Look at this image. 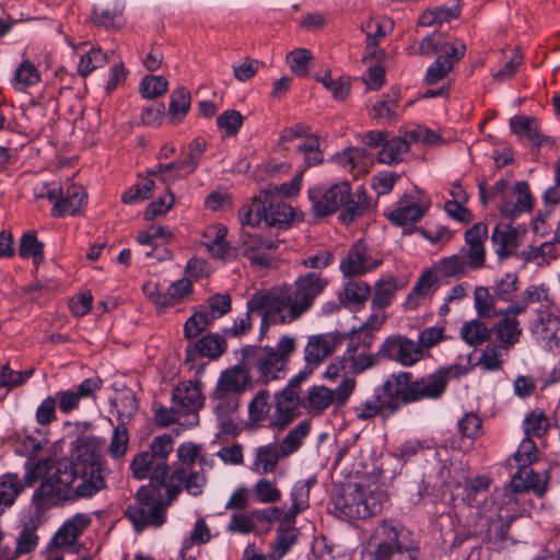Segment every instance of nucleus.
Instances as JSON below:
<instances>
[{
	"label": "nucleus",
	"instance_id": "1",
	"mask_svg": "<svg viewBox=\"0 0 560 560\" xmlns=\"http://www.w3.org/2000/svg\"><path fill=\"white\" fill-rule=\"evenodd\" d=\"M105 439L81 434L70 443L69 455L25 460L24 482L28 486L40 480L32 501L37 511L72 505L91 500L106 489L107 463L104 457Z\"/></svg>",
	"mask_w": 560,
	"mask_h": 560
},
{
	"label": "nucleus",
	"instance_id": "2",
	"mask_svg": "<svg viewBox=\"0 0 560 560\" xmlns=\"http://www.w3.org/2000/svg\"><path fill=\"white\" fill-rule=\"evenodd\" d=\"M327 284V278L313 271L298 277L293 285H278L267 293L258 292L247 301L246 313L236 317L225 334L230 337L246 335L253 326L250 313L261 316V334L267 323L291 324L311 310Z\"/></svg>",
	"mask_w": 560,
	"mask_h": 560
},
{
	"label": "nucleus",
	"instance_id": "3",
	"mask_svg": "<svg viewBox=\"0 0 560 560\" xmlns=\"http://www.w3.org/2000/svg\"><path fill=\"white\" fill-rule=\"evenodd\" d=\"M316 482L315 476L295 481L290 490L291 506L288 510L280 506L270 509L271 518L279 524L277 536L268 552L270 560H281L296 544V516L310 508V492Z\"/></svg>",
	"mask_w": 560,
	"mask_h": 560
},
{
	"label": "nucleus",
	"instance_id": "4",
	"mask_svg": "<svg viewBox=\"0 0 560 560\" xmlns=\"http://www.w3.org/2000/svg\"><path fill=\"white\" fill-rule=\"evenodd\" d=\"M386 494L375 477L348 483L332 500L334 513L346 521L364 520L382 511Z\"/></svg>",
	"mask_w": 560,
	"mask_h": 560
},
{
	"label": "nucleus",
	"instance_id": "5",
	"mask_svg": "<svg viewBox=\"0 0 560 560\" xmlns=\"http://www.w3.org/2000/svg\"><path fill=\"white\" fill-rule=\"evenodd\" d=\"M518 493L521 491H516L512 488V483H509L503 492L491 498L490 508L483 517L480 516V520L474 523L468 522L467 530L456 532V541L462 544L467 538L482 533L489 538L493 535L503 538L511 523L522 516L525 511L518 501Z\"/></svg>",
	"mask_w": 560,
	"mask_h": 560
},
{
	"label": "nucleus",
	"instance_id": "6",
	"mask_svg": "<svg viewBox=\"0 0 560 560\" xmlns=\"http://www.w3.org/2000/svg\"><path fill=\"white\" fill-rule=\"evenodd\" d=\"M295 351L296 338L282 335L275 346L245 347L243 357L246 364L256 372V382L268 385L285 377L290 358Z\"/></svg>",
	"mask_w": 560,
	"mask_h": 560
},
{
	"label": "nucleus",
	"instance_id": "7",
	"mask_svg": "<svg viewBox=\"0 0 560 560\" xmlns=\"http://www.w3.org/2000/svg\"><path fill=\"white\" fill-rule=\"evenodd\" d=\"M177 493L178 489L172 487H141L125 514L137 532L161 527L166 521V509Z\"/></svg>",
	"mask_w": 560,
	"mask_h": 560
},
{
	"label": "nucleus",
	"instance_id": "8",
	"mask_svg": "<svg viewBox=\"0 0 560 560\" xmlns=\"http://www.w3.org/2000/svg\"><path fill=\"white\" fill-rule=\"evenodd\" d=\"M374 560H416L417 548L411 533L401 525L382 522L374 530Z\"/></svg>",
	"mask_w": 560,
	"mask_h": 560
},
{
	"label": "nucleus",
	"instance_id": "9",
	"mask_svg": "<svg viewBox=\"0 0 560 560\" xmlns=\"http://www.w3.org/2000/svg\"><path fill=\"white\" fill-rule=\"evenodd\" d=\"M489 486V478L482 476L475 477L465 483L462 500L467 505V513L463 515L464 520H459L458 524L453 527V545H459L456 541V532L467 530L468 522L479 521L480 516L483 517L488 513L491 504V499L487 500L486 497Z\"/></svg>",
	"mask_w": 560,
	"mask_h": 560
},
{
	"label": "nucleus",
	"instance_id": "10",
	"mask_svg": "<svg viewBox=\"0 0 560 560\" xmlns=\"http://www.w3.org/2000/svg\"><path fill=\"white\" fill-rule=\"evenodd\" d=\"M493 190L498 198V209L504 218L515 219L533 208L529 185L524 180L509 187L506 180L500 179L494 184Z\"/></svg>",
	"mask_w": 560,
	"mask_h": 560
},
{
	"label": "nucleus",
	"instance_id": "11",
	"mask_svg": "<svg viewBox=\"0 0 560 560\" xmlns=\"http://www.w3.org/2000/svg\"><path fill=\"white\" fill-rule=\"evenodd\" d=\"M357 386L353 377H341L335 389L314 385L307 392V408L313 413H322L330 406L341 407L348 402Z\"/></svg>",
	"mask_w": 560,
	"mask_h": 560
},
{
	"label": "nucleus",
	"instance_id": "12",
	"mask_svg": "<svg viewBox=\"0 0 560 560\" xmlns=\"http://www.w3.org/2000/svg\"><path fill=\"white\" fill-rule=\"evenodd\" d=\"M528 330L533 338L546 350H560V311L553 308H534Z\"/></svg>",
	"mask_w": 560,
	"mask_h": 560
},
{
	"label": "nucleus",
	"instance_id": "13",
	"mask_svg": "<svg viewBox=\"0 0 560 560\" xmlns=\"http://www.w3.org/2000/svg\"><path fill=\"white\" fill-rule=\"evenodd\" d=\"M374 338L369 336L358 337L350 332L349 342L341 359L346 364V373L359 375L375 366L378 362V352H372Z\"/></svg>",
	"mask_w": 560,
	"mask_h": 560
},
{
	"label": "nucleus",
	"instance_id": "14",
	"mask_svg": "<svg viewBox=\"0 0 560 560\" xmlns=\"http://www.w3.org/2000/svg\"><path fill=\"white\" fill-rule=\"evenodd\" d=\"M312 210L316 217H326L346 205L351 197L348 182H340L329 186L318 185L308 189Z\"/></svg>",
	"mask_w": 560,
	"mask_h": 560
},
{
	"label": "nucleus",
	"instance_id": "15",
	"mask_svg": "<svg viewBox=\"0 0 560 560\" xmlns=\"http://www.w3.org/2000/svg\"><path fill=\"white\" fill-rule=\"evenodd\" d=\"M281 242L259 234H243L234 247L237 256L249 260L252 266L266 267L270 264Z\"/></svg>",
	"mask_w": 560,
	"mask_h": 560
},
{
	"label": "nucleus",
	"instance_id": "16",
	"mask_svg": "<svg viewBox=\"0 0 560 560\" xmlns=\"http://www.w3.org/2000/svg\"><path fill=\"white\" fill-rule=\"evenodd\" d=\"M173 401L178 410L186 416L183 421L185 427H195L199 422L198 411L205 404L202 383L199 380L182 382L173 392Z\"/></svg>",
	"mask_w": 560,
	"mask_h": 560
},
{
	"label": "nucleus",
	"instance_id": "17",
	"mask_svg": "<svg viewBox=\"0 0 560 560\" xmlns=\"http://www.w3.org/2000/svg\"><path fill=\"white\" fill-rule=\"evenodd\" d=\"M378 354L405 368L413 366L423 358L417 341L402 335L388 336L381 345Z\"/></svg>",
	"mask_w": 560,
	"mask_h": 560
},
{
	"label": "nucleus",
	"instance_id": "18",
	"mask_svg": "<svg viewBox=\"0 0 560 560\" xmlns=\"http://www.w3.org/2000/svg\"><path fill=\"white\" fill-rule=\"evenodd\" d=\"M455 368L440 369L433 373L411 380L409 400L418 402L440 398L446 390L450 375L455 376Z\"/></svg>",
	"mask_w": 560,
	"mask_h": 560
},
{
	"label": "nucleus",
	"instance_id": "19",
	"mask_svg": "<svg viewBox=\"0 0 560 560\" xmlns=\"http://www.w3.org/2000/svg\"><path fill=\"white\" fill-rule=\"evenodd\" d=\"M430 208V201L421 195H408L402 197L396 207L388 211L386 217L395 225L412 228L425 214Z\"/></svg>",
	"mask_w": 560,
	"mask_h": 560
},
{
	"label": "nucleus",
	"instance_id": "20",
	"mask_svg": "<svg viewBox=\"0 0 560 560\" xmlns=\"http://www.w3.org/2000/svg\"><path fill=\"white\" fill-rule=\"evenodd\" d=\"M339 342L338 332L317 334L308 337L304 347V360L307 372L299 373L295 378H304L313 372L328 355H330Z\"/></svg>",
	"mask_w": 560,
	"mask_h": 560
},
{
	"label": "nucleus",
	"instance_id": "21",
	"mask_svg": "<svg viewBox=\"0 0 560 560\" xmlns=\"http://www.w3.org/2000/svg\"><path fill=\"white\" fill-rule=\"evenodd\" d=\"M412 374L410 372L399 371L388 375L382 386L381 394L385 396L386 409L393 413L402 406L411 404L408 396L411 389Z\"/></svg>",
	"mask_w": 560,
	"mask_h": 560
},
{
	"label": "nucleus",
	"instance_id": "22",
	"mask_svg": "<svg viewBox=\"0 0 560 560\" xmlns=\"http://www.w3.org/2000/svg\"><path fill=\"white\" fill-rule=\"evenodd\" d=\"M382 262V259L370 255L363 242H357L347 257L340 261L339 269L345 277H359L375 270Z\"/></svg>",
	"mask_w": 560,
	"mask_h": 560
},
{
	"label": "nucleus",
	"instance_id": "23",
	"mask_svg": "<svg viewBox=\"0 0 560 560\" xmlns=\"http://www.w3.org/2000/svg\"><path fill=\"white\" fill-rule=\"evenodd\" d=\"M102 386L100 377H89L83 380L79 385L68 389H61L55 393L58 408L61 413L69 415L79 409L80 401L94 396V393Z\"/></svg>",
	"mask_w": 560,
	"mask_h": 560
},
{
	"label": "nucleus",
	"instance_id": "24",
	"mask_svg": "<svg viewBox=\"0 0 560 560\" xmlns=\"http://www.w3.org/2000/svg\"><path fill=\"white\" fill-rule=\"evenodd\" d=\"M329 161L353 178L365 173L373 164V158L364 148L350 147L334 154Z\"/></svg>",
	"mask_w": 560,
	"mask_h": 560
},
{
	"label": "nucleus",
	"instance_id": "25",
	"mask_svg": "<svg viewBox=\"0 0 560 560\" xmlns=\"http://www.w3.org/2000/svg\"><path fill=\"white\" fill-rule=\"evenodd\" d=\"M298 380L299 378L294 377V380H291L283 389L276 394L275 411L269 418L270 427L281 429L293 420L298 398V393L294 388V382Z\"/></svg>",
	"mask_w": 560,
	"mask_h": 560
},
{
	"label": "nucleus",
	"instance_id": "26",
	"mask_svg": "<svg viewBox=\"0 0 560 560\" xmlns=\"http://www.w3.org/2000/svg\"><path fill=\"white\" fill-rule=\"evenodd\" d=\"M92 516L89 513H75L58 528L51 539L56 548L72 547L83 532L91 525Z\"/></svg>",
	"mask_w": 560,
	"mask_h": 560
},
{
	"label": "nucleus",
	"instance_id": "27",
	"mask_svg": "<svg viewBox=\"0 0 560 560\" xmlns=\"http://www.w3.org/2000/svg\"><path fill=\"white\" fill-rule=\"evenodd\" d=\"M522 233L511 224H498L491 234L493 250L500 260L515 254L521 244Z\"/></svg>",
	"mask_w": 560,
	"mask_h": 560
},
{
	"label": "nucleus",
	"instance_id": "28",
	"mask_svg": "<svg viewBox=\"0 0 560 560\" xmlns=\"http://www.w3.org/2000/svg\"><path fill=\"white\" fill-rule=\"evenodd\" d=\"M439 277L432 268L422 272L405 300V307L416 310L431 299L438 290Z\"/></svg>",
	"mask_w": 560,
	"mask_h": 560
},
{
	"label": "nucleus",
	"instance_id": "29",
	"mask_svg": "<svg viewBox=\"0 0 560 560\" xmlns=\"http://www.w3.org/2000/svg\"><path fill=\"white\" fill-rule=\"evenodd\" d=\"M88 202V195L81 185L70 184L63 188L61 200L52 206L51 214L60 218L75 214Z\"/></svg>",
	"mask_w": 560,
	"mask_h": 560
},
{
	"label": "nucleus",
	"instance_id": "30",
	"mask_svg": "<svg viewBox=\"0 0 560 560\" xmlns=\"http://www.w3.org/2000/svg\"><path fill=\"white\" fill-rule=\"evenodd\" d=\"M158 460L154 458L152 452L143 451L137 454L131 464L130 469L132 475L138 480L150 478V482L147 487L150 488H165V481L167 476H163L161 480H154L155 472L158 470Z\"/></svg>",
	"mask_w": 560,
	"mask_h": 560
},
{
	"label": "nucleus",
	"instance_id": "31",
	"mask_svg": "<svg viewBox=\"0 0 560 560\" xmlns=\"http://www.w3.org/2000/svg\"><path fill=\"white\" fill-rule=\"evenodd\" d=\"M248 387H250L248 372L241 366H234L221 373L215 390L221 394L225 393L236 396L245 392Z\"/></svg>",
	"mask_w": 560,
	"mask_h": 560
},
{
	"label": "nucleus",
	"instance_id": "32",
	"mask_svg": "<svg viewBox=\"0 0 560 560\" xmlns=\"http://www.w3.org/2000/svg\"><path fill=\"white\" fill-rule=\"evenodd\" d=\"M510 483L516 491L533 490L536 495L541 497L547 490L548 475L546 472L539 475L529 467H521Z\"/></svg>",
	"mask_w": 560,
	"mask_h": 560
},
{
	"label": "nucleus",
	"instance_id": "33",
	"mask_svg": "<svg viewBox=\"0 0 560 560\" xmlns=\"http://www.w3.org/2000/svg\"><path fill=\"white\" fill-rule=\"evenodd\" d=\"M371 296V287L364 281L348 280L340 293L341 304L350 311L362 310Z\"/></svg>",
	"mask_w": 560,
	"mask_h": 560
},
{
	"label": "nucleus",
	"instance_id": "34",
	"mask_svg": "<svg viewBox=\"0 0 560 560\" xmlns=\"http://www.w3.org/2000/svg\"><path fill=\"white\" fill-rule=\"evenodd\" d=\"M283 457L287 456L282 454V451L277 443L258 446L255 450L252 470L261 476L270 474L276 469L279 460Z\"/></svg>",
	"mask_w": 560,
	"mask_h": 560
},
{
	"label": "nucleus",
	"instance_id": "35",
	"mask_svg": "<svg viewBox=\"0 0 560 560\" xmlns=\"http://www.w3.org/2000/svg\"><path fill=\"white\" fill-rule=\"evenodd\" d=\"M510 128L518 138L527 139L536 147L550 142L548 137L539 133V122L529 116H514L510 119Z\"/></svg>",
	"mask_w": 560,
	"mask_h": 560
},
{
	"label": "nucleus",
	"instance_id": "36",
	"mask_svg": "<svg viewBox=\"0 0 560 560\" xmlns=\"http://www.w3.org/2000/svg\"><path fill=\"white\" fill-rule=\"evenodd\" d=\"M226 234L228 229L222 224H212L205 230L202 244L213 257L223 259L229 257L230 247L225 241Z\"/></svg>",
	"mask_w": 560,
	"mask_h": 560
},
{
	"label": "nucleus",
	"instance_id": "37",
	"mask_svg": "<svg viewBox=\"0 0 560 560\" xmlns=\"http://www.w3.org/2000/svg\"><path fill=\"white\" fill-rule=\"evenodd\" d=\"M125 3L121 0H114L104 7H93L92 20L95 24L106 28H117L122 25V13Z\"/></svg>",
	"mask_w": 560,
	"mask_h": 560
},
{
	"label": "nucleus",
	"instance_id": "38",
	"mask_svg": "<svg viewBox=\"0 0 560 560\" xmlns=\"http://www.w3.org/2000/svg\"><path fill=\"white\" fill-rule=\"evenodd\" d=\"M267 206L266 191H262L258 197L240 209V222L243 225L249 226H258L261 222L267 224Z\"/></svg>",
	"mask_w": 560,
	"mask_h": 560
},
{
	"label": "nucleus",
	"instance_id": "39",
	"mask_svg": "<svg viewBox=\"0 0 560 560\" xmlns=\"http://www.w3.org/2000/svg\"><path fill=\"white\" fill-rule=\"evenodd\" d=\"M176 455L177 462L174 464L171 479H185L188 470L195 467L196 460L199 457V448L191 442H185L177 447Z\"/></svg>",
	"mask_w": 560,
	"mask_h": 560
},
{
	"label": "nucleus",
	"instance_id": "40",
	"mask_svg": "<svg viewBox=\"0 0 560 560\" xmlns=\"http://www.w3.org/2000/svg\"><path fill=\"white\" fill-rule=\"evenodd\" d=\"M23 490L18 474L7 472L0 476V515L11 508Z\"/></svg>",
	"mask_w": 560,
	"mask_h": 560
},
{
	"label": "nucleus",
	"instance_id": "41",
	"mask_svg": "<svg viewBox=\"0 0 560 560\" xmlns=\"http://www.w3.org/2000/svg\"><path fill=\"white\" fill-rule=\"evenodd\" d=\"M172 451L173 440L167 434L155 436L151 442L148 452H152L159 463L154 480H161L163 476H168L167 458Z\"/></svg>",
	"mask_w": 560,
	"mask_h": 560
},
{
	"label": "nucleus",
	"instance_id": "42",
	"mask_svg": "<svg viewBox=\"0 0 560 560\" xmlns=\"http://www.w3.org/2000/svg\"><path fill=\"white\" fill-rule=\"evenodd\" d=\"M499 320L493 326L497 340L505 348H511L521 339L523 329L518 319L499 316Z\"/></svg>",
	"mask_w": 560,
	"mask_h": 560
},
{
	"label": "nucleus",
	"instance_id": "43",
	"mask_svg": "<svg viewBox=\"0 0 560 560\" xmlns=\"http://www.w3.org/2000/svg\"><path fill=\"white\" fill-rule=\"evenodd\" d=\"M267 206V225L269 226H283L288 225L294 217V211L291 206L282 200L273 198V196L266 191Z\"/></svg>",
	"mask_w": 560,
	"mask_h": 560
},
{
	"label": "nucleus",
	"instance_id": "44",
	"mask_svg": "<svg viewBox=\"0 0 560 560\" xmlns=\"http://www.w3.org/2000/svg\"><path fill=\"white\" fill-rule=\"evenodd\" d=\"M555 242H545L539 246L529 245L521 252V258L525 262H534L538 267L549 265L558 255Z\"/></svg>",
	"mask_w": 560,
	"mask_h": 560
},
{
	"label": "nucleus",
	"instance_id": "45",
	"mask_svg": "<svg viewBox=\"0 0 560 560\" xmlns=\"http://www.w3.org/2000/svg\"><path fill=\"white\" fill-rule=\"evenodd\" d=\"M465 256L462 254L442 258L431 267L440 278H459L465 275L467 268Z\"/></svg>",
	"mask_w": 560,
	"mask_h": 560
},
{
	"label": "nucleus",
	"instance_id": "46",
	"mask_svg": "<svg viewBox=\"0 0 560 560\" xmlns=\"http://www.w3.org/2000/svg\"><path fill=\"white\" fill-rule=\"evenodd\" d=\"M409 151V143L400 137H393L384 142L377 160L383 164H396L404 160Z\"/></svg>",
	"mask_w": 560,
	"mask_h": 560
},
{
	"label": "nucleus",
	"instance_id": "47",
	"mask_svg": "<svg viewBox=\"0 0 560 560\" xmlns=\"http://www.w3.org/2000/svg\"><path fill=\"white\" fill-rule=\"evenodd\" d=\"M316 80L320 82L337 101H345L350 93L349 77H334L330 71H324L316 74Z\"/></svg>",
	"mask_w": 560,
	"mask_h": 560
},
{
	"label": "nucleus",
	"instance_id": "48",
	"mask_svg": "<svg viewBox=\"0 0 560 560\" xmlns=\"http://www.w3.org/2000/svg\"><path fill=\"white\" fill-rule=\"evenodd\" d=\"M113 411L116 412L119 424L126 425L135 416L138 402L131 390L120 393L110 401Z\"/></svg>",
	"mask_w": 560,
	"mask_h": 560
},
{
	"label": "nucleus",
	"instance_id": "49",
	"mask_svg": "<svg viewBox=\"0 0 560 560\" xmlns=\"http://www.w3.org/2000/svg\"><path fill=\"white\" fill-rule=\"evenodd\" d=\"M381 389L375 387L373 394L353 408V412L359 420H369L374 418L386 409V400L382 397Z\"/></svg>",
	"mask_w": 560,
	"mask_h": 560
},
{
	"label": "nucleus",
	"instance_id": "50",
	"mask_svg": "<svg viewBox=\"0 0 560 560\" xmlns=\"http://www.w3.org/2000/svg\"><path fill=\"white\" fill-rule=\"evenodd\" d=\"M393 27V22L387 16H369L361 24V30L366 36L370 46L376 44L377 38L384 37Z\"/></svg>",
	"mask_w": 560,
	"mask_h": 560
},
{
	"label": "nucleus",
	"instance_id": "51",
	"mask_svg": "<svg viewBox=\"0 0 560 560\" xmlns=\"http://www.w3.org/2000/svg\"><path fill=\"white\" fill-rule=\"evenodd\" d=\"M19 256L23 259L32 258L36 266L44 261V244L38 241L35 232L28 231L21 236Z\"/></svg>",
	"mask_w": 560,
	"mask_h": 560
},
{
	"label": "nucleus",
	"instance_id": "52",
	"mask_svg": "<svg viewBox=\"0 0 560 560\" xmlns=\"http://www.w3.org/2000/svg\"><path fill=\"white\" fill-rule=\"evenodd\" d=\"M523 299L529 305L538 304L536 308H553L555 301L550 294V287L547 283H533L525 288Z\"/></svg>",
	"mask_w": 560,
	"mask_h": 560
},
{
	"label": "nucleus",
	"instance_id": "53",
	"mask_svg": "<svg viewBox=\"0 0 560 560\" xmlns=\"http://www.w3.org/2000/svg\"><path fill=\"white\" fill-rule=\"evenodd\" d=\"M252 493L258 503H277L282 498V492L275 480L266 477L259 478L253 486Z\"/></svg>",
	"mask_w": 560,
	"mask_h": 560
},
{
	"label": "nucleus",
	"instance_id": "54",
	"mask_svg": "<svg viewBox=\"0 0 560 560\" xmlns=\"http://www.w3.org/2000/svg\"><path fill=\"white\" fill-rule=\"evenodd\" d=\"M396 290L397 283L394 278H381L375 283L374 294L372 295V307L374 310L387 307L392 303Z\"/></svg>",
	"mask_w": 560,
	"mask_h": 560
},
{
	"label": "nucleus",
	"instance_id": "55",
	"mask_svg": "<svg viewBox=\"0 0 560 560\" xmlns=\"http://www.w3.org/2000/svg\"><path fill=\"white\" fill-rule=\"evenodd\" d=\"M190 109V92L184 88L175 90L171 95L168 116L173 124L180 122Z\"/></svg>",
	"mask_w": 560,
	"mask_h": 560
},
{
	"label": "nucleus",
	"instance_id": "56",
	"mask_svg": "<svg viewBox=\"0 0 560 560\" xmlns=\"http://www.w3.org/2000/svg\"><path fill=\"white\" fill-rule=\"evenodd\" d=\"M40 80V73L33 62L24 60L14 72L12 85L16 91H23L28 86L37 84Z\"/></svg>",
	"mask_w": 560,
	"mask_h": 560
},
{
	"label": "nucleus",
	"instance_id": "57",
	"mask_svg": "<svg viewBox=\"0 0 560 560\" xmlns=\"http://www.w3.org/2000/svg\"><path fill=\"white\" fill-rule=\"evenodd\" d=\"M459 336L464 342L475 347L487 340L489 329L481 320L470 319L462 325Z\"/></svg>",
	"mask_w": 560,
	"mask_h": 560
},
{
	"label": "nucleus",
	"instance_id": "58",
	"mask_svg": "<svg viewBox=\"0 0 560 560\" xmlns=\"http://www.w3.org/2000/svg\"><path fill=\"white\" fill-rule=\"evenodd\" d=\"M311 429V423L307 420L301 421L294 428H292L289 433L284 436L279 447L282 451V454L289 456L295 453L303 443V440L306 438Z\"/></svg>",
	"mask_w": 560,
	"mask_h": 560
},
{
	"label": "nucleus",
	"instance_id": "59",
	"mask_svg": "<svg viewBox=\"0 0 560 560\" xmlns=\"http://www.w3.org/2000/svg\"><path fill=\"white\" fill-rule=\"evenodd\" d=\"M270 409L271 405L269 392L266 389L259 390L252 398L247 407L249 422L256 424L262 420H266L269 416Z\"/></svg>",
	"mask_w": 560,
	"mask_h": 560
},
{
	"label": "nucleus",
	"instance_id": "60",
	"mask_svg": "<svg viewBox=\"0 0 560 560\" xmlns=\"http://www.w3.org/2000/svg\"><path fill=\"white\" fill-rule=\"evenodd\" d=\"M240 402L236 396L214 392L213 398V411L217 416L218 421L221 425L226 424L230 421V416L238 408Z\"/></svg>",
	"mask_w": 560,
	"mask_h": 560
},
{
	"label": "nucleus",
	"instance_id": "61",
	"mask_svg": "<svg viewBox=\"0 0 560 560\" xmlns=\"http://www.w3.org/2000/svg\"><path fill=\"white\" fill-rule=\"evenodd\" d=\"M518 289V276L516 272H506L494 281L493 295L503 302H511Z\"/></svg>",
	"mask_w": 560,
	"mask_h": 560
},
{
	"label": "nucleus",
	"instance_id": "62",
	"mask_svg": "<svg viewBox=\"0 0 560 560\" xmlns=\"http://www.w3.org/2000/svg\"><path fill=\"white\" fill-rule=\"evenodd\" d=\"M38 545V536L31 528H23L15 539V548L12 550L9 547H4L14 560H18L21 556L31 553L36 549Z\"/></svg>",
	"mask_w": 560,
	"mask_h": 560
},
{
	"label": "nucleus",
	"instance_id": "63",
	"mask_svg": "<svg viewBox=\"0 0 560 560\" xmlns=\"http://www.w3.org/2000/svg\"><path fill=\"white\" fill-rule=\"evenodd\" d=\"M224 338L219 334H208L196 342V350L201 357L219 358L225 350Z\"/></svg>",
	"mask_w": 560,
	"mask_h": 560
},
{
	"label": "nucleus",
	"instance_id": "64",
	"mask_svg": "<svg viewBox=\"0 0 560 560\" xmlns=\"http://www.w3.org/2000/svg\"><path fill=\"white\" fill-rule=\"evenodd\" d=\"M107 61L106 54L97 47H91L78 62V73L85 78L94 70L103 67Z\"/></svg>",
	"mask_w": 560,
	"mask_h": 560
}]
</instances>
